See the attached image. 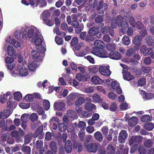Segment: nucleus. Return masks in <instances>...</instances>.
<instances>
[{
    "label": "nucleus",
    "instance_id": "f257e3e1",
    "mask_svg": "<svg viewBox=\"0 0 154 154\" xmlns=\"http://www.w3.org/2000/svg\"><path fill=\"white\" fill-rule=\"evenodd\" d=\"M22 30L23 38L26 40L28 38H32V42L34 45H40L42 50V51L43 52L45 50V48L42 45V39L39 37L40 32L34 26H31L29 27L25 26L23 27Z\"/></svg>",
    "mask_w": 154,
    "mask_h": 154
},
{
    "label": "nucleus",
    "instance_id": "f03ea898",
    "mask_svg": "<svg viewBox=\"0 0 154 154\" xmlns=\"http://www.w3.org/2000/svg\"><path fill=\"white\" fill-rule=\"evenodd\" d=\"M126 19H127V17L125 16L123 18H122L120 15L118 16L116 21H115V20L112 21V23L111 24V26L112 28H116L117 24L118 26H119V25H121V24H120L119 23H121V21L122 20V22L123 21L125 23V24L124 26L122 25V31L124 33L127 32L128 35H131L133 33V30L132 28L131 27H128V26L127 23L125 21Z\"/></svg>",
    "mask_w": 154,
    "mask_h": 154
},
{
    "label": "nucleus",
    "instance_id": "7ed1b4c3",
    "mask_svg": "<svg viewBox=\"0 0 154 154\" xmlns=\"http://www.w3.org/2000/svg\"><path fill=\"white\" fill-rule=\"evenodd\" d=\"M35 45L36 51L33 50L31 52V56L32 57V59L35 61L41 60H42L43 54L45 51V48L44 51L43 52H42L40 45Z\"/></svg>",
    "mask_w": 154,
    "mask_h": 154
},
{
    "label": "nucleus",
    "instance_id": "20e7f679",
    "mask_svg": "<svg viewBox=\"0 0 154 154\" xmlns=\"http://www.w3.org/2000/svg\"><path fill=\"white\" fill-rule=\"evenodd\" d=\"M92 53L100 57L106 58L108 57V54L107 51L103 48L98 49L93 48L91 51Z\"/></svg>",
    "mask_w": 154,
    "mask_h": 154
},
{
    "label": "nucleus",
    "instance_id": "39448f33",
    "mask_svg": "<svg viewBox=\"0 0 154 154\" xmlns=\"http://www.w3.org/2000/svg\"><path fill=\"white\" fill-rule=\"evenodd\" d=\"M100 144L98 143H90L86 146V149L90 152L95 153L98 150Z\"/></svg>",
    "mask_w": 154,
    "mask_h": 154
},
{
    "label": "nucleus",
    "instance_id": "423d86ee",
    "mask_svg": "<svg viewBox=\"0 0 154 154\" xmlns=\"http://www.w3.org/2000/svg\"><path fill=\"white\" fill-rule=\"evenodd\" d=\"M26 65H18L17 70H18L19 74L22 76L27 75L28 73V70L26 68Z\"/></svg>",
    "mask_w": 154,
    "mask_h": 154
},
{
    "label": "nucleus",
    "instance_id": "0eeeda50",
    "mask_svg": "<svg viewBox=\"0 0 154 154\" xmlns=\"http://www.w3.org/2000/svg\"><path fill=\"white\" fill-rule=\"evenodd\" d=\"M100 73L102 75L105 76H109L111 74V72L109 69V66H100L99 68Z\"/></svg>",
    "mask_w": 154,
    "mask_h": 154
},
{
    "label": "nucleus",
    "instance_id": "6e6552de",
    "mask_svg": "<svg viewBox=\"0 0 154 154\" xmlns=\"http://www.w3.org/2000/svg\"><path fill=\"white\" fill-rule=\"evenodd\" d=\"M11 93L10 92H7L5 94L0 96V101L2 103H5L8 100H11L13 97L11 95Z\"/></svg>",
    "mask_w": 154,
    "mask_h": 154
},
{
    "label": "nucleus",
    "instance_id": "1a4fd4ad",
    "mask_svg": "<svg viewBox=\"0 0 154 154\" xmlns=\"http://www.w3.org/2000/svg\"><path fill=\"white\" fill-rule=\"evenodd\" d=\"M54 109L58 111H63L65 109V104L62 101H58L55 102L54 104Z\"/></svg>",
    "mask_w": 154,
    "mask_h": 154
},
{
    "label": "nucleus",
    "instance_id": "9d476101",
    "mask_svg": "<svg viewBox=\"0 0 154 154\" xmlns=\"http://www.w3.org/2000/svg\"><path fill=\"white\" fill-rule=\"evenodd\" d=\"M128 136V135L126 131L125 130H122L119 133L118 141L120 143H124Z\"/></svg>",
    "mask_w": 154,
    "mask_h": 154
},
{
    "label": "nucleus",
    "instance_id": "9b49d317",
    "mask_svg": "<svg viewBox=\"0 0 154 154\" xmlns=\"http://www.w3.org/2000/svg\"><path fill=\"white\" fill-rule=\"evenodd\" d=\"M129 21L131 25L134 27H136L139 29H141L144 27L143 24L140 22L138 21L136 23L133 17H130Z\"/></svg>",
    "mask_w": 154,
    "mask_h": 154
},
{
    "label": "nucleus",
    "instance_id": "f8f14e48",
    "mask_svg": "<svg viewBox=\"0 0 154 154\" xmlns=\"http://www.w3.org/2000/svg\"><path fill=\"white\" fill-rule=\"evenodd\" d=\"M40 95L38 93H34L31 94H27L24 97L23 100L26 101H32L34 98H38L40 97Z\"/></svg>",
    "mask_w": 154,
    "mask_h": 154
},
{
    "label": "nucleus",
    "instance_id": "ddd939ff",
    "mask_svg": "<svg viewBox=\"0 0 154 154\" xmlns=\"http://www.w3.org/2000/svg\"><path fill=\"white\" fill-rule=\"evenodd\" d=\"M140 93L143 99L146 100H149L154 99V93H147L143 91H141Z\"/></svg>",
    "mask_w": 154,
    "mask_h": 154
},
{
    "label": "nucleus",
    "instance_id": "4468645a",
    "mask_svg": "<svg viewBox=\"0 0 154 154\" xmlns=\"http://www.w3.org/2000/svg\"><path fill=\"white\" fill-rule=\"evenodd\" d=\"M142 139V137L139 135L132 136L129 140V144L131 146L135 143L141 141Z\"/></svg>",
    "mask_w": 154,
    "mask_h": 154
},
{
    "label": "nucleus",
    "instance_id": "2eb2a0df",
    "mask_svg": "<svg viewBox=\"0 0 154 154\" xmlns=\"http://www.w3.org/2000/svg\"><path fill=\"white\" fill-rule=\"evenodd\" d=\"M80 94L77 93H72L67 97L68 104L70 105L73 103V100L77 97L79 96Z\"/></svg>",
    "mask_w": 154,
    "mask_h": 154
},
{
    "label": "nucleus",
    "instance_id": "dca6fc26",
    "mask_svg": "<svg viewBox=\"0 0 154 154\" xmlns=\"http://www.w3.org/2000/svg\"><path fill=\"white\" fill-rule=\"evenodd\" d=\"M111 85L112 88L116 90L117 93L119 94H120L122 93L121 89L119 87V84L116 81H113L111 84Z\"/></svg>",
    "mask_w": 154,
    "mask_h": 154
},
{
    "label": "nucleus",
    "instance_id": "f3484780",
    "mask_svg": "<svg viewBox=\"0 0 154 154\" xmlns=\"http://www.w3.org/2000/svg\"><path fill=\"white\" fill-rule=\"evenodd\" d=\"M4 48H6L8 54L10 56L15 55L14 50L13 47L8 44L4 45Z\"/></svg>",
    "mask_w": 154,
    "mask_h": 154
},
{
    "label": "nucleus",
    "instance_id": "a211bd4d",
    "mask_svg": "<svg viewBox=\"0 0 154 154\" xmlns=\"http://www.w3.org/2000/svg\"><path fill=\"white\" fill-rule=\"evenodd\" d=\"M108 57L112 59L118 60L121 57V55L118 52L112 51L110 52L109 54Z\"/></svg>",
    "mask_w": 154,
    "mask_h": 154
},
{
    "label": "nucleus",
    "instance_id": "6ab92c4d",
    "mask_svg": "<svg viewBox=\"0 0 154 154\" xmlns=\"http://www.w3.org/2000/svg\"><path fill=\"white\" fill-rule=\"evenodd\" d=\"M67 115L69 118L71 119L72 120L76 119L77 118L75 112L73 110H68L67 112Z\"/></svg>",
    "mask_w": 154,
    "mask_h": 154
},
{
    "label": "nucleus",
    "instance_id": "aec40b11",
    "mask_svg": "<svg viewBox=\"0 0 154 154\" xmlns=\"http://www.w3.org/2000/svg\"><path fill=\"white\" fill-rule=\"evenodd\" d=\"M11 114V111L9 110H5L3 112H0V119L8 117Z\"/></svg>",
    "mask_w": 154,
    "mask_h": 154
},
{
    "label": "nucleus",
    "instance_id": "412c9836",
    "mask_svg": "<svg viewBox=\"0 0 154 154\" xmlns=\"http://www.w3.org/2000/svg\"><path fill=\"white\" fill-rule=\"evenodd\" d=\"M65 149L67 153H69L71 152L72 151V145L70 140H68L66 141L65 145Z\"/></svg>",
    "mask_w": 154,
    "mask_h": 154
},
{
    "label": "nucleus",
    "instance_id": "4be33fe9",
    "mask_svg": "<svg viewBox=\"0 0 154 154\" xmlns=\"http://www.w3.org/2000/svg\"><path fill=\"white\" fill-rule=\"evenodd\" d=\"M137 119L136 117H132L131 118L129 119L128 121V124L129 126L134 127L137 124Z\"/></svg>",
    "mask_w": 154,
    "mask_h": 154
},
{
    "label": "nucleus",
    "instance_id": "5701e85b",
    "mask_svg": "<svg viewBox=\"0 0 154 154\" xmlns=\"http://www.w3.org/2000/svg\"><path fill=\"white\" fill-rule=\"evenodd\" d=\"M91 82L95 84H99L102 83L103 81L97 76H94L92 77L91 79Z\"/></svg>",
    "mask_w": 154,
    "mask_h": 154
},
{
    "label": "nucleus",
    "instance_id": "b1692460",
    "mask_svg": "<svg viewBox=\"0 0 154 154\" xmlns=\"http://www.w3.org/2000/svg\"><path fill=\"white\" fill-rule=\"evenodd\" d=\"M38 64L35 61H31L29 63L28 68L29 70L32 71L36 70Z\"/></svg>",
    "mask_w": 154,
    "mask_h": 154
},
{
    "label": "nucleus",
    "instance_id": "393cba45",
    "mask_svg": "<svg viewBox=\"0 0 154 154\" xmlns=\"http://www.w3.org/2000/svg\"><path fill=\"white\" fill-rule=\"evenodd\" d=\"M94 48H97L98 49L103 48L104 47V44L103 42L100 40H97L94 42Z\"/></svg>",
    "mask_w": 154,
    "mask_h": 154
},
{
    "label": "nucleus",
    "instance_id": "a878e982",
    "mask_svg": "<svg viewBox=\"0 0 154 154\" xmlns=\"http://www.w3.org/2000/svg\"><path fill=\"white\" fill-rule=\"evenodd\" d=\"M51 15V13L49 10H46L44 11L41 15V18L43 20H46V19L49 17Z\"/></svg>",
    "mask_w": 154,
    "mask_h": 154
},
{
    "label": "nucleus",
    "instance_id": "bb28decb",
    "mask_svg": "<svg viewBox=\"0 0 154 154\" xmlns=\"http://www.w3.org/2000/svg\"><path fill=\"white\" fill-rule=\"evenodd\" d=\"M124 79L128 81H130L134 79V77L133 75L131 74L129 72H127L123 74Z\"/></svg>",
    "mask_w": 154,
    "mask_h": 154
},
{
    "label": "nucleus",
    "instance_id": "cd10ccee",
    "mask_svg": "<svg viewBox=\"0 0 154 154\" xmlns=\"http://www.w3.org/2000/svg\"><path fill=\"white\" fill-rule=\"evenodd\" d=\"M142 41V37L140 35L136 36L133 40V43L137 45H140Z\"/></svg>",
    "mask_w": 154,
    "mask_h": 154
},
{
    "label": "nucleus",
    "instance_id": "c85d7f7f",
    "mask_svg": "<svg viewBox=\"0 0 154 154\" xmlns=\"http://www.w3.org/2000/svg\"><path fill=\"white\" fill-rule=\"evenodd\" d=\"M128 150V148H124V146L123 145H120L119 149V154H127Z\"/></svg>",
    "mask_w": 154,
    "mask_h": 154
},
{
    "label": "nucleus",
    "instance_id": "c756f323",
    "mask_svg": "<svg viewBox=\"0 0 154 154\" xmlns=\"http://www.w3.org/2000/svg\"><path fill=\"white\" fill-rule=\"evenodd\" d=\"M94 90V88L92 86H87L82 89V90L83 92L87 93H92Z\"/></svg>",
    "mask_w": 154,
    "mask_h": 154
},
{
    "label": "nucleus",
    "instance_id": "7c9ffc66",
    "mask_svg": "<svg viewBox=\"0 0 154 154\" xmlns=\"http://www.w3.org/2000/svg\"><path fill=\"white\" fill-rule=\"evenodd\" d=\"M95 138L98 141L101 142L103 139V137L101 133L99 131L96 132L94 135Z\"/></svg>",
    "mask_w": 154,
    "mask_h": 154
},
{
    "label": "nucleus",
    "instance_id": "2f4dec72",
    "mask_svg": "<svg viewBox=\"0 0 154 154\" xmlns=\"http://www.w3.org/2000/svg\"><path fill=\"white\" fill-rule=\"evenodd\" d=\"M73 146V148L75 149H76L77 148H78V152H80L82 150V146L80 143L75 142L74 143Z\"/></svg>",
    "mask_w": 154,
    "mask_h": 154
},
{
    "label": "nucleus",
    "instance_id": "473e14b6",
    "mask_svg": "<svg viewBox=\"0 0 154 154\" xmlns=\"http://www.w3.org/2000/svg\"><path fill=\"white\" fill-rule=\"evenodd\" d=\"M85 109L88 110H92L96 109L95 105L91 103H87L85 104Z\"/></svg>",
    "mask_w": 154,
    "mask_h": 154
},
{
    "label": "nucleus",
    "instance_id": "72a5a7b5",
    "mask_svg": "<svg viewBox=\"0 0 154 154\" xmlns=\"http://www.w3.org/2000/svg\"><path fill=\"white\" fill-rule=\"evenodd\" d=\"M99 32V30L98 28L94 27L90 29L88 33L91 35H94L98 33Z\"/></svg>",
    "mask_w": 154,
    "mask_h": 154
},
{
    "label": "nucleus",
    "instance_id": "f704fd0d",
    "mask_svg": "<svg viewBox=\"0 0 154 154\" xmlns=\"http://www.w3.org/2000/svg\"><path fill=\"white\" fill-rule=\"evenodd\" d=\"M93 98V102L94 103H101L102 102V100L100 98L99 96L97 94H94L92 96Z\"/></svg>",
    "mask_w": 154,
    "mask_h": 154
},
{
    "label": "nucleus",
    "instance_id": "c9c22d12",
    "mask_svg": "<svg viewBox=\"0 0 154 154\" xmlns=\"http://www.w3.org/2000/svg\"><path fill=\"white\" fill-rule=\"evenodd\" d=\"M23 42L21 41H16V40L12 45L13 46L17 48H20V49L23 47Z\"/></svg>",
    "mask_w": 154,
    "mask_h": 154
},
{
    "label": "nucleus",
    "instance_id": "e433bc0d",
    "mask_svg": "<svg viewBox=\"0 0 154 154\" xmlns=\"http://www.w3.org/2000/svg\"><path fill=\"white\" fill-rule=\"evenodd\" d=\"M5 41L10 44L13 45L15 40L14 38L13 35L8 36L5 38Z\"/></svg>",
    "mask_w": 154,
    "mask_h": 154
},
{
    "label": "nucleus",
    "instance_id": "4c0bfd02",
    "mask_svg": "<svg viewBox=\"0 0 154 154\" xmlns=\"http://www.w3.org/2000/svg\"><path fill=\"white\" fill-rule=\"evenodd\" d=\"M14 99L17 101L20 100L22 98V95L21 93L19 91L15 92L14 94Z\"/></svg>",
    "mask_w": 154,
    "mask_h": 154
},
{
    "label": "nucleus",
    "instance_id": "58836bf2",
    "mask_svg": "<svg viewBox=\"0 0 154 154\" xmlns=\"http://www.w3.org/2000/svg\"><path fill=\"white\" fill-rule=\"evenodd\" d=\"M146 42L148 45H152L154 48V39H153L151 37H146Z\"/></svg>",
    "mask_w": 154,
    "mask_h": 154
},
{
    "label": "nucleus",
    "instance_id": "ea45409f",
    "mask_svg": "<svg viewBox=\"0 0 154 154\" xmlns=\"http://www.w3.org/2000/svg\"><path fill=\"white\" fill-rule=\"evenodd\" d=\"M50 148L54 153H56L57 151V147L56 143L54 142H52L50 145Z\"/></svg>",
    "mask_w": 154,
    "mask_h": 154
},
{
    "label": "nucleus",
    "instance_id": "a19ab883",
    "mask_svg": "<svg viewBox=\"0 0 154 154\" xmlns=\"http://www.w3.org/2000/svg\"><path fill=\"white\" fill-rule=\"evenodd\" d=\"M154 127V125L152 123H146L144 125V128L148 131H151L153 129Z\"/></svg>",
    "mask_w": 154,
    "mask_h": 154
},
{
    "label": "nucleus",
    "instance_id": "79ce46f5",
    "mask_svg": "<svg viewBox=\"0 0 154 154\" xmlns=\"http://www.w3.org/2000/svg\"><path fill=\"white\" fill-rule=\"evenodd\" d=\"M29 115L27 113H24L23 114L21 117V119L23 122H27L29 119Z\"/></svg>",
    "mask_w": 154,
    "mask_h": 154
},
{
    "label": "nucleus",
    "instance_id": "37998d69",
    "mask_svg": "<svg viewBox=\"0 0 154 154\" xmlns=\"http://www.w3.org/2000/svg\"><path fill=\"white\" fill-rule=\"evenodd\" d=\"M106 48L108 50H114L116 49V47L114 44L108 43L106 45Z\"/></svg>",
    "mask_w": 154,
    "mask_h": 154
},
{
    "label": "nucleus",
    "instance_id": "c03bdc74",
    "mask_svg": "<svg viewBox=\"0 0 154 154\" xmlns=\"http://www.w3.org/2000/svg\"><path fill=\"white\" fill-rule=\"evenodd\" d=\"M123 44L126 45H128L129 44L130 40L129 37L127 36H124L122 39Z\"/></svg>",
    "mask_w": 154,
    "mask_h": 154
},
{
    "label": "nucleus",
    "instance_id": "a18cd8bd",
    "mask_svg": "<svg viewBox=\"0 0 154 154\" xmlns=\"http://www.w3.org/2000/svg\"><path fill=\"white\" fill-rule=\"evenodd\" d=\"M89 50L88 48L86 49L83 51L79 52L76 53V55L78 57H83L88 53Z\"/></svg>",
    "mask_w": 154,
    "mask_h": 154
},
{
    "label": "nucleus",
    "instance_id": "49530a36",
    "mask_svg": "<svg viewBox=\"0 0 154 154\" xmlns=\"http://www.w3.org/2000/svg\"><path fill=\"white\" fill-rule=\"evenodd\" d=\"M85 102V99L82 97H79L75 102V105L76 106L82 105Z\"/></svg>",
    "mask_w": 154,
    "mask_h": 154
},
{
    "label": "nucleus",
    "instance_id": "de8ad7c7",
    "mask_svg": "<svg viewBox=\"0 0 154 154\" xmlns=\"http://www.w3.org/2000/svg\"><path fill=\"white\" fill-rule=\"evenodd\" d=\"M43 105L45 110H47L49 109L50 105V103L48 100H44L43 102Z\"/></svg>",
    "mask_w": 154,
    "mask_h": 154
},
{
    "label": "nucleus",
    "instance_id": "09e8293b",
    "mask_svg": "<svg viewBox=\"0 0 154 154\" xmlns=\"http://www.w3.org/2000/svg\"><path fill=\"white\" fill-rule=\"evenodd\" d=\"M107 154H114L115 150L113 146L111 145H109L107 147Z\"/></svg>",
    "mask_w": 154,
    "mask_h": 154
},
{
    "label": "nucleus",
    "instance_id": "8fccbe9b",
    "mask_svg": "<svg viewBox=\"0 0 154 154\" xmlns=\"http://www.w3.org/2000/svg\"><path fill=\"white\" fill-rule=\"evenodd\" d=\"M141 120L143 122H146L151 120L150 116L149 115H144L141 118Z\"/></svg>",
    "mask_w": 154,
    "mask_h": 154
},
{
    "label": "nucleus",
    "instance_id": "3c124183",
    "mask_svg": "<svg viewBox=\"0 0 154 154\" xmlns=\"http://www.w3.org/2000/svg\"><path fill=\"white\" fill-rule=\"evenodd\" d=\"M32 137V134H27L25 138V143L28 144L30 142Z\"/></svg>",
    "mask_w": 154,
    "mask_h": 154
},
{
    "label": "nucleus",
    "instance_id": "603ef678",
    "mask_svg": "<svg viewBox=\"0 0 154 154\" xmlns=\"http://www.w3.org/2000/svg\"><path fill=\"white\" fill-rule=\"evenodd\" d=\"M92 115V114L91 112L86 111H84L82 113L83 117L84 118L89 117L91 116Z\"/></svg>",
    "mask_w": 154,
    "mask_h": 154
},
{
    "label": "nucleus",
    "instance_id": "864d4df0",
    "mask_svg": "<svg viewBox=\"0 0 154 154\" xmlns=\"http://www.w3.org/2000/svg\"><path fill=\"white\" fill-rule=\"evenodd\" d=\"M39 5L40 7H43L47 5L46 1L45 0H41L39 2H36V6H37L38 5Z\"/></svg>",
    "mask_w": 154,
    "mask_h": 154
},
{
    "label": "nucleus",
    "instance_id": "5fc2aeb1",
    "mask_svg": "<svg viewBox=\"0 0 154 154\" xmlns=\"http://www.w3.org/2000/svg\"><path fill=\"white\" fill-rule=\"evenodd\" d=\"M88 70L90 72L95 73L97 72L98 68L96 66L89 67L88 68Z\"/></svg>",
    "mask_w": 154,
    "mask_h": 154
},
{
    "label": "nucleus",
    "instance_id": "6e6d98bb",
    "mask_svg": "<svg viewBox=\"0 0 154 154\" xmlns=\"http://www.w3.org/2000/svg\"><path fill=\"white\" fill-rule=\"evenodd\" d=\"M59 130L60 131L63 132L66 130V128L65 124L63 123H62L59 124Z\"/></svg>",
    "mask_w": 154,
    "mask_h": 154
},
{
    "label": "nucleus",
    "instance_id": "4d7b16f0",
    "mask_svg": "<svg viewBox=\"0 0 154 154\" xmlns=\"http://www.w3.org/2000/svg\"><path fill=\"white\" fill-rule=\"evenodd\" d=\"M38 116L35 113H32L30 116V119L32 121H36L38 119Z\"/></svg>",
    "mask_w": 154,
    "mask_h": 154
},
{
    "label": "nucleus",
    "instance_id": "13d9d810",
    "mask_svg": "<svg viewBox=\"0 0 154 154\" xmlns=\"http://www.w3.org/2000/svg\"><path fill=\"white\" fill-rule=\"evenodd\" d=\"M13 35L14 37H15L17 39H19L21 36V31L20 30L16 31Z\"/></svg>",
    "mask_w": 154,
    "mask_h": 154
},
{
    "label": "nucleus",
    "instance_id": "bf43d9fd",
    "mask_svg": "<svg viewBox=\"0 0 154 154\" xmlns=\"http://www.w3.org/2000/svg\"><path fill=\"white\" fill-rule=\"evenodd\" d=\"M110 29L109 26H106L102 28L101 31L103 34L109 33L110 30Z\"/></svg>",
    "mask_w": 154,
    "mask_h": 154
},
{
    "label": "nucleus",
    "instance_id": "052dcab7",
    "mask_svg": "<svg viewBox=\"0 0 154 154\" xmlns=\"http://www.w3.org/2000/svg\"><path fill=\"white\" fill-rule=\"evenodd\" d=\"M22 151L24 152L27 154H29L31 152L30 147L28 146H24L23 147Z\"/></svg>",
    "mask_w": 154,
    "mask_h": 154
},
{
    "label": "nucleus",
    "instance_id": "680f3d73",
    "mask_svg": "<svg viewBox=\"0 0 154 154\" xmlns=\"http://www.w3.org/2000/svg\"><path fill=\"white\" fill-rule=\"evenodd\" d=\"M14 61V59L10 57H7L5 59V62L7 64H11Z\"/></svg>",
    "mask_w": 154,
    "mask_h": 154
},
{
    "label": "nucleus",
    "instance_id": "e2e57ef3",
    "mask_svg": "<svg viewBox=\"0 0 154 154\" xmlns=\"http://www.w3.org/2000/svg\"><path fill=\"white\" fill-rule=\"evenodd\" d=\"M146 83V79L143 78H141L138 82V85L140 86H143Z\"/></svg>",
    "mask_w": 154,
    "mask_h": 154
},
{
    "label": "nucleus",
    "instance_id": "0e129e2a",
    "mask_svg": "<svg viewBox=\"0 0 154 154\" xmlns=\"http://www.w3.org/2000/svg\"><path fill=\"white\" fill-rule=\"evenodd\" d=\"M86 126L85 123L83 121H80L79 123L78 127L79 128H82L84 130Z\"/></svg>",
    "mask_w": 154,
    "mask_h": 154
},
{
    "label": "nucleus",
    "instance_id": "69168bd1",
    "mask_svg": "<svg viewBox=\"0 0 154 154\" xmlns=\"http://www.w3.org/2000/svg\"><path fill=\"white\" fill-rule=\"evenodd\" d=\"M120 107L122 110H125L128 108V104L126 103H123L121 104Z\"/></svg>",
    "mask_w": 154,
    "mask_h": 154
},
{
    "label": "nucleus",
    "instance_id": "338daca9",
    "mask_svg": "<svg viewBox=\"0 0 154 154\" xmlns=\"http://www.w3.org/2000/svg\"><path fill=\"white\" fill-rule=\"evenodd\" d=\"M55 41L58 45H62L63 42V41L62 38L57 37H55Z\"/></svg>",
    "mask_w": 154,
    "mask_h": 154
},
{
    "label": "nucleus",
    "instance_id": "774afa93",
    "mask_svg": "<svg viewBox=\"0 0 154 154\" xmlns=\"http://www.w3.org/2000/svg\"><path fill=\"white\" fill-rule=\"evenodd\" d=\"M101 132L104 135H106L108 132V128L107 127H104L101 130Z\"/></svg>",
    "mask_w": 154,
    "mask_h": 154
}]
</instances>
